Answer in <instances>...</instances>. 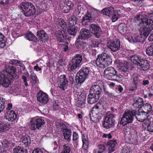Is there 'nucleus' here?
I'll use <instances>...</instances> for the list:
<instances>
[{
	"label": "nucleus",
	"instance_id": "1",
	"mask_svg": "<svg viewBox=\"0 0 153 153\" xmlns=\"http://www.w3.org/2000/svg\"><path fill=\"white\" fill-rule=\"evenodd\" d=\"M86 61V59L82 57L81 54H76L72 59L70 61L68 65V71H72L80 67L82 64Z\"/></svg>",
	"mask_w": 153,
	"mask_h": 153
},
{
	"label": "nucleus",
	"instance_id": "2",
	"mask_svg": "<svg viewBox=\"0 0 153 153\" xmlns=\"http://www.w3.org/2000/svg\"><path fill=\"white\" fill-rule=\"evenodd\" d=\"M104 76L108 79L119 81L123 76L112 67L106 68L104 71Z\"/></svg>",
	"mask_w": 153,
	"mask_h": 153
},
{
	"label": "nucleus",
	"instance_id": "3",
	"mask_svg": "<svg viewBox=\"0 0 153 153\" xmlns=\"http://www.w3.org/2000/svg\"><path fill=\"white\" fill-rule=\"evenodd\" d=\"M112 62V59L111 57L106 53L98 55L95 61L97 66L102 68L111 65Z\"/></svg>",
	"mask_w": 153,
	"mask_h": 153
},
{
	"label": "nucleus",
	"instance_id": "4",
	"mask_svg": "<svg viewBox=\"0 0 153 153\" xmlns=\"http://www.w3.org/2000/svg\"><path fill=\"white\" fill-rule=\"evenodd\" d=\"M20 7L23 14L26 17L33 15L36 10L34 5L28 1L23 2L20 4Z\"/></svg>",
	"mask_w": 153,
	"mask_h": 153
},
{
	"label": "nucleus",
	"instance_id": "5",
	"mask_svg": "<svg viewBox=\"0 0 153 153\" xmlns=\"http://www.w3.org/2000/svg\"><path fill=\"white\" fill-rule=\"evenodd\" d=\"M138 112L135 110L126 111L123 114L120 121V123L124 126L127 124L132 123L133 120V117Z\"/></svg>",
	"mask_w": 153,
	"mask_h": 153
},
{
	"label": "nucleus",
	"instance_id": "6",
	"mask_svg": "<svg viewBox=\"0 0 153 153\" xmlns=\"http://www.w3.org/2000/svg\"><path fill=\"white\" fill-rule=\"evenodd\" d=\"M103 106V105L100 103H97L94 106L88 114L91 120L95 122L99 120L100 117L99 116L98 114Z\"/></svg>",
	"mask_w": 153,
	"mask_h": 153
},
{
	"label": "nucleus",
	"instance_id": "7",
	"mask_svg": "<svg viewBox=\"0 0 153 153\" xmlns=\"http://www.w3.org/2000/svg\"><path fill=\"white\" fill-rule=\"evenodd\" d=\"M90 71V68L89 67H84L81 68L77 72L76 77V82L78 84L83 83L87 78H88Z\"/></svg>",
	"mask_w": 153,
	"mask_h": 153
},
{
	"label": "nucleus",
	"instance_id": "8",
	"mask_svg": "<svg viewBox=\"0 0 153 153\" xmlns=\"http://www.w3.org/2000/svg\"><path fill=\"white\" fill-rule=\"evenodd\" d=\"M143 22H145L144 27L140 29V34L143 37H147L150 32L153 30V21L152 20H144Z\"/></svg>",
	"mask_w": 153,
	"mask_h": 153
},
{
	"label": "nucleus",
	"instance_id": "9",
	"mask_svg": "<svg viewBox=\"0 0 153 153\" xmlns=\"http://www.w3.org/2000/svg\"><path fill=\"white\" fill-rule=\"evenodd\" d=\"M30 122V129L33 130L41 129L40 128L44 125L45 123L44 120L42 119L35 118H32Z\"/></svg>",
	"mask_w": 153,
	"mask_h": 153
},
{
	"label": "nucleus",
	"instance_id": "10",
	"mask_svg": "<svg viewBox=\"0 0 153 153\" xmlns=\"http://www.w3.org/2000/svg\"><path fill=\"white\" fill-rule=\"evenodd\" d=\"M4 70V74L5 76L13 80L18 78L19 76L15 67L13 66L9 67L8 68H5Z\"/></svg>",
	"mask_w": 153,
	"mask_h": 153
},
{
	"label": "nucleus",
	"instance_id": "11",
	"mask_svg": "<svg viewBox=\"0 0 153 153\" xmlns=\"http://www.w3.org/2000/svg\"><path fill=\"white\" fill-rule=\"evenodd\" d=\"M114 115L112 114L107 115L105 117L102 124L103 127L108 129L113 127L115 123Z\"/></svg>",
	"mask_w": 153,
	"mask_h": 153
},
{
	"label": "nucleus",
	"instance_id": "12",
	"mask_svg": "<svg viewBox=\"0 0 153 153\" xmlns=\"http://www.w3.org/2000/svg\"><path fill=\"white\" fill-rule=\"evenodd\" d=\"M107 47L111 51L115 52L120 48V42L119 39H117L114 40L108 41L106 44Z\"/></svg>",
	"mask_w": 153,
	"mask_h": 153
},
{
	"label": "nucleus",
	"instance_id": "13",
	"mask_svg": "<svg viewBox=\"0 0 153 153\" xmlns=\"http://www.w3.org/2000/svg\"><path fill=\"white\" fill-rule=\"evenodd\" d=\"M89 28L91 32L97 38L100 37L102 34V31L100 26L97 25L92 24L89 25Z\"/></svg>",
	"mask_w": 153,
	"mask_h": 153
},
{
	"label": "nucleus",
	"instance_id": "14",
	"mask_svg": "<svg viewBox=\"0 0 153 153\" xmlns=\"http://www.w3.org/2000/svg\"><path fill=\"white\" fill-rule=\"evenodd\" d=\"M143 106L144 108V110H142V109H139L137 115L142 116L144 119L148 117L149 114L152 110V108L151 105L147 103L145 105H143Z\"/></svg>",
	"mask_w": 153,
	"mask_h": 153
},
{
	"label": "nucleus",
	"instance_id": "15",
	"mask_svg": "<svg viewBox=\"0 0 153 153\" xmlns=\"http://www.w3.org/2000/svg\"><path fill=\"white\" fill-rule=\"evenodd\" d=\"M132 83L134 85L133 89H130L131 91H134L136 90L137 88V86L139 85L140 83V75L137 73L133 74L131 75Z\"/></svg>",
	"mask_w": 153,
	"mask_h": 153
},
{
	"label": "nucleus",
	"instance_id": "16",
	"mask_svg": "<svg viewBox=\"0 0 153 153\" xmlns=\"http://www.w3.org/2000/svg\"><path fill=\"white\" fill-rule=\"evenodd\" d=\"M37 100L41 103L45 104L49 101L48 95L45 93L39 92L37 94Z\"/></svg>",
	"mask_w": 153,
	"mask_h": 153
},
{
	"label": "nucleus",
	"instance_id": "17",
	"mask_svg": "<svg viewBox=\"0 0 153 153\" xmlns=\"http://www.w3.org/2000/svg\"><path fill=\"white\" fill-rule=\"evenodd\" d=\"M92 36V33L90 30L82 28L80 30L78 37L83 40H87Z\"/></svg>",
	"mask_w": 153,
	"mask_h": 153
},
{
	"label": "nucleus",
	"instance_id": "18",
	"mask_svg": "<svg viewBox=\"0 0 153 153\" xmlns=\"http://www.w3.org/2000/svg\"><path fill=\"white\" fill-rule=\"evenodd\" d=\"M101 88L98 85H92L90 88V93L100 97L102 95Z\"/></svg>",
	"mask_w": 153,
	"mask_h": 153
},
{
	"label": "nucleus",
	"instance_id": "19",
	"mask_svg": "<svg viewBox=\"0 0 153 153\" xmlns=\"http://www.w3.org/2000/svg\"><path fill=\"white\" fill-rule=\"evenodd\" d=\"M66 76L65 75H61L58 83V87L62 91L65 90V88L67 86L68 83V79Z\"/></svg>",
	"mask_w": 153,
	"mask_h": 153
},
{
	"label": "nucleus",
	"instance_id": "20",
	"mask_svg": "<svg viewBox=\"0 0 153 153\" xmlns=\"http://www.w3.org/2000/svg\"><path fill=\"white\" fill-rule=\"evenodd\" d=\"M17 115L13 111H8L6 113L5 117L9 121L13 122L17 119Z\"/></svg>",
	"mask_w": 153,
	"mask_h": 153
},
{
	"label": "nucleus",
	"instance_id": "21",
	"mask_svg": "<svg viewBox=\"0 0 153 153\" xmlns=\"http://www.w3.org/2000/svg\"><path fill=\"white\" fill-rule=\"evenodd\" d=\"M3 76L4 77L0 79V85L4 87H8L13 80L4 74Z\"/></svg>",
	"mask_w": 153,
	"mask_h": 153
},
{
	"label": "nucleus",
	"instance_id": "22",
	"mask_svg": "<svg viewBox=\"0 0 153 153\" xmlns=\"http://www.w3.org/2000/svg\"><path fill=\"white\" fill-rule=\"evenodd\" d=\"M37 36L39 39L42 42H45L49 38L48 35L44 30L38 31Z\"/></svg>",
	"mask_w": 153,
	"mask_h": 153
},
{
	"label": "nucleus",
	"instance_id": "23",
	"mask_svg": "<svg viewBox=\"0 0 153 153\" xmlns=\"http://www.w3.org/2000/svg\"><path fill=\"white\" fill-rule=\"evenodd\" d=\"M94 19L89 11L83 16L82 19V24L84 25H88L89 22Z\"/></svg>",
	"mask_w": 153,
	"mask_h": 153
},
{
	"label": "nucleus",
	"instance_id": "24",
	"mask_svg": "<svg viewBox=\"0 0 153 153\" xmlns=\"http://www.w3.org/2000/svg\"><path fill=\"white\" fill-rule=\"evenodd\" d=\"M55 35L58 41L60 42H63L67 38L64 31H58L56 33Z\"/></svg>",
	"mask_w": 153,
	"mask_h": 153
},
{
	"label": "nucleus",
	"instance_id": "25",
	"mask_svg": "<svg viewBox=\"0 0 153 153\" xmlns=\"http://www.w3.org/2000/svg\"><path fill=\"white\" fill-rule=\"evenodd\" d=\"M149 64L148 60L143 59L139 65L138 68L140 70L146 71L149 68Z\"/></svg>",
	"mask_w": 153,
	"mask_h": 153
},
{
	"label": "nucleus",
	"instance_id": "26",
	"mask_svg": "<svg viewBox=\"0 0 153 153\" xmlns=\"http://www.w3.org/2000/svg\"><path fill=\"white\" fill-rule=\"evenodd\" d=\"M144 39V37L140 34L132 37H129L128 40L131 43H136L141 42Z\"/></svg>",
	"mask_w": 153,
	"mask_h": 153
},
{
	"label": "nucleus",
	"instance_id": "27",
	"mask_svg": "<svg viewBox=\"0 0 153 153\" xmlns=\"http://www.w3.org/2000/svg\"><path fill=\"white\" fill-rule=\"evenodd\" d=\"M62 132L64 139L68 142H69L71 140L72 134V132L70 129L66 127L63 128Z\"/></svg>",
	"mask_w": 153,
	"mask_h": 153
},
{
	"label": "nucleus",
	"instance_id": "28",
	"mask_svg": "<svg viewBox=\"0 0 153 153\" xmlns=\"http://www.w3.org/2000/svg\"><path fill=\"white\" fill-rule=\"evenodd\" d=\"M144 101L143 99L141 98H137L133 100V105L134 107L136 108L141 109L143 105Z\"/></svg>",
	"mask_w": 153,
	"mask_h": 153
},
{
	"label": "nucleus",
	"instance_id": "29",
	"mask_svg": "<svg viewBox=\"0 0 153 153\" xmlns=\"http://www.w3.org/2000/svg\"><path fill=\"white\" fill-rule=\"evenodd\" d=\"M82 40V39L78 37L75 42V46L78 49H83L87 46L86 43Z\"/></svg>",
	"mask_w": 153,
	"mask_h": 153
},
{
	"label": "nucleus",
	"instance_id": "30",
	"mask_svg": "<svg viewBox=\"0 0 153 153\" xmlns=\"http://www.w3.org/2000/svg\"><path fill=\"white\" fill-rule=\"evenodd\" d=\"M100 98V97L90 93L87 99L88 102L91 104L94 103L98 100Z\"/></svg>",
	"mask_w": 153,
	"mask_h": 153
},
{
	"label": "nucleus",
	"instance_id": "31",
	"mask_svg": "<svg viewBox=\"0 0 153 153\" xmlns=\"http://www.w3.org/2000/svg\"><path fill=\"white\" fill-rule=\"evenodd\" d=\"M131 60L134 64L137 65L138 67L139 65L141 63V62L143 60V59H142L139 56L135 55L131 56Z\"/></svg>",
	"mask_w": 153,
	"mask_h": 153
},
{
	"label": "nucleus",
	"instance_id": "32",
	"mask_svg": "<svg viewBox=\"0 0 153 153\" xmlns=\"http://www.w3.org/2000/svg\"><path fill=\"white\" fill-rule=\"evenodd\" d=\"M20 141L26 147L29 146L31 142L30 138L28 135L23 136L21 139Z\"/></svg>",
	"mask_w": 153,
	"mask_h": 153
},
{
	"label": "nucleus",
	"instance_id": "33",
	"mask_svg": "<svg viewBox=\"0 0 153 153\" xmlns=\"http://www.w3.org/2000/svg\"><path fill=\"white\" fill-rule=\"evenodd\" d=\"M114 11L113 7H106L102 9L101 10V13L103 14L109 16L112 15Z\"/></svg>",
	"mask_w": 153,
	"mask_h": 153
},
{
	"label": "nucleus",
	"instance_id": "34",
	"mask_svg": "<svg viewBox=\"0 0 153 153\" xmlns=\"http://www.w3.org/2000/svg\"><path fill=\"white\" fill-rule=\"evenodd\" d=\"M77 27L74 26H70L67 28L68 32L69 34L73 36H75L77 31Z\"/></svg>",
	"mask_w": 153,
	"mask_h": 153
},
{
	"label": "nucleus",
	"instance_id": "35",
	"mask_svg": "<svg viewBox=\"0 0 153 153\" xmlns=\"http://www.w3.org/2000/svg\"><path fill=\"white\" fill-rule=\"evenodd\" d=\"M14 153H27V150L22 147L17 146L13 149Z\"/></svg>",
	"mask_w": 153,
	"mask_h": 153
},
{
	"label": "nucleus",
	"instance_id": "36",
	"mask_svg": "<svg viewBox=\"0 0 153 153\" xmlns=\"http://www.w3.org/2000/svg\"><path fill=\"white\" fill-rule=\"evenodd\" d=\"M56 24L59 28L61 27L63 29L66 28V24L62 19L58 20Z\"/></svg>",
	"mask_w": 153,
	"mask_h": 153
},
{
	"label": "nucleus",
	"instance_id": "37",
	"mask_svg": "<svg viewBox=\"0 0 153 153\" xmlns=\"http://www.w3.org/2000/svg\"><path fill=\"white\" fill-rule=\"evenodd\" d=\"M117 142L115 140H110L107 143V145L108 146V149L109 151L113 152L114 150V147Z\"/></svg>",
	"mask_w": 153,
	"mask_h": 153
},
{
	"label": "nucleus",
	"instance_id": "38",
	"mask_svg": "<svg viewBox=\"0 0 153 153\" xmlns=\"http://www.w3.org/2000/svg\"><path fill=\"white\" fill-rule=\"evenodd\" d=\"M89 11L94 19L95 18L98 17L99 16L100 11L94 8H91L90 11Z\"/></svg>",
	"mask_w": 153,
	"mask_h": 153
},
{
	"label": "nucleus",
	"instance_id": "39",
	"mask_svg": "<svg viewBox=\"0 0 153 153\" xmlns=\"http://www.w3.org/2000/svg\"><path fill=\"white\" fill-rule=\"evenodd\" d=\"M145 19V20H151V19H148L146 18H144L143 16L141 14L137 15L134 18V20L135 21L141 20V22L140 23L141 25H145V22H143V20H144Z\"/></svg>",
	"mask_w": 153,
	"mask_h": 153
},
{
	"label": "nucleus",
	"instance_id": "40",
	"mask_svg": "<svg viewBox=\"0 0 153 153\" xmlns=\"http://www.w3.org/2000/svg\"><path fill=\"white\" fill-rule=\"evenodd\" d=\"M26 38L27 39L30 41L33 42H36L37 38L35 36L34 34L32 33L29 32L27 33L26 36Z\"/></svg>",
	"mask_w": 153,
	"mask_h": 153
},
{
	"label": "nucleus",
	"instance_id": "41",
	"mask_svg": "<svg viewBox=\"0 0 153 153\" xmlns=\"http://www.w3.org/2000/svg\"><path fill=\"white\" fill-rule=\"evenodd\" d=\"M77 19L76 16L73 15L69 19L68 24L70 26H75L76 24Z\"/></svg>",
	"mask_w": 153,
	"mask_h": 153
},
{
	"label": "nucleus",
	"instance_id": "42",
	"mask_svg": "<svg viewBox=\"0 0 153 153\" xmlns=\"http://www.w3.org/2000/svg\"><path fill=\"white\" fill-rule=\"evenodd\" d=\"M7 104V102L3 98H0V113L3 111L5 106Z\"/></svg>",
	"mask_w": 153,
	"mask_h": 153
},
{
	"label": "nucleus",
	"instance_id": "43",
	"mask_svg": "<svg viewBox=\"0 0 153 153\" xmlns=\"http://www.w3.org/2000/svg\"><path fill=\"white\" fill-rule=\"evenodd\" d=\"M117 10H115L113 12L111 19L112 22H115L119 19L120 17V13Z\"/></svg>",
	"mask_w": 153,
	"mask_h": 153
},
{
	"label": "nucleus",
	"instance_id": "44",
	"mask_svg": "<svg viewBox=\"0 0 153 153\" xmlns=\"http://www.w3.org/2000/svg\"><path fill=\"white\" fill-rule=\"evenodd\" d=\"M146 53L149 56L153 55V43L151 44L146 49Z\"/></svg>",
	"mask_w": 153,
	"mask_h": 153
},
{
	"label": "nucleus",
	"instance_id": "45",
	"mask_svg": "<svg viewBox=\"0 0 153 153\" xmlns=\"http://www.w3.org/2000/svg\"><path fill=\"white\" fill-rule=\"evenodd\" d=\"M82 140L83 143V148L84 150H86L88 146V140L85 137V136L83 135L82 138Z\"/></svg>",
	"mask_w": 153,
	"mask_h": 153
},
{
	"label": "nucleus",
	"instance_id": "46",
	"mask_svg": "<svg viewBox=\"0 0 153 153\" xmlns=\"http://www.w3.org/2000/svg\"><path fill=\"white\" fill-rule=\"evenodd\" d=\"M6 123L2 120L0 119V132H4L6 130Z\"/></svg>",
	"mask_w": 153,
	"mask_h": 153
},
{
	"label": "nucleus",
	"instance_id": "47",
	"mask_svg": "<svg viewBox=\"0 0 153 153\" xmlns=\"http://www.w3.org/2000/svg\"><path fill=\"white\" fill-rule=\"evenodd\" d=\"M126 25L124 24H120L118 27V30L119 32L121 33H124L126 30Z\"/></svg>",
	"mask_w": 153,
	"mask_h": 153
},
{
	"label": "nucleus",
	"instance_id": "48",
	"mask_svg": "<svg viewBox=\"0 0 153 153\" xmlns=\"http://www.w3.org/2000/svg\"><path fill=\"white\" fill-rule=\"evenodd\" d=\"M104 146L103 145H99L98 146V148L94 150V153H102L104 150Z\"/></svg>",
	"mask_w": 153,
	"mask_h": 153
},
{
	"label": "nucleus",
	"instance_id": "49",
	"mask_svg": "<svg viewBox=\"0 0 153 153\" xmlns=\"http://www.w3.org/2000/svg\"><path fill=\"white\" fill-rule=\"evenodd\" d=\"M71 149L70 147L67 145L63 146L62 150L61 153H70Z\"/></svg>",
	"mask_w": 153,
	"mask_h": 153
},
{
	"label": "nucleus",
	"instance_id": "50",
	"mask_svg": "<svg viewBox=\"0 0 153 153\" xmlns=\"http://www.w3.org/2000/svg\"><path fill=\"white\" fill-rule=\"evenodd\" d=\"M64 4L66 6L69 7L70 10L74 6V4L72 2L69 0H65L64 1Z\"/></svg>",
	"mask_w": 153,
	"mask_h": 153
},
{
	"label": "nucleus",
	"instance_id": "51",
	"mask_svg": "<svg viewBox=\"0 0 153 153\" xmlns=\"http://www.w3.org/2000/svg\"><path fill=\"white\" fill-rule=\"evenodd\" d=\"M101 42L98 40H93L91 41V45L92 47L94 48L97 47L100 44Z\"/></svg>",
	"mask_w": 153,
	"mask_h": 153
},
{
	"label": "nucleus",
	"instance_id": "52",
	"mask_svg": "<svg viewBox=\"0 0 153 153\" xmlns=\"http://www.w3.org/2000/svg\"><path fill=\"white\" fill-rule=\"evenodd\" d=\"M9 63L12 65H19L20 64V62L18 60L12 59L10 60Z\"/></svg>",
	"mask_w": 153,
	"mask_h": 153
},
{
	"label": "nucleus",
	"instance_id": "53",
	"mask_svg": "<svg viewBox=\"0 0 153 153\" xmlns=\"http://www.w3.org/2000/svg\"><path fill=\"white\" fill-rule=\"evenodd\" d=\"M103 89L105 92V94H107V95H108L109 97H111L114 96V94L111 92H108L106 88L104 86H103Z\"/></svg>",
	"mask_w": 153,
	"mask_h": 153
},
{
	"label": "nucleus",
	"instance_id": "54",
	"mask_svg": "<svg viewBox=\"0 0 153 153\" xmlns=\"http://www.w3.org/2000/svg\"><path fill=\"white\" fill-rule=\"evenodd\" d=\"M61 9L63 11V12H64L65 13H68L71 10L69 8V7H68L67 6H66L65 4H64L63 6L61 7Z\"/></svg>",
	"mask_w": 153,
	"mask_h": 153
},
{
	"label": "nucleus",
	"instance_id": "55",
	"mask_svg": "<svg viewBox=\"0 0 153 153\" xmlns=\"http://www.w3.org/2000/svg\"><path fill=\"white\" fill-rule=\"evenodd\" d=\"M122 153H131V151L130 148L127 147H125L122 150Z\"/></svg>",
	"mask_w": 153,
	"mask_h": 153
},
{
	"label": "nucleus",
	"instance_id": "56",
	"mask_svg": "<svg viewBox=\"0 0 153 153\" xmlns=\"http://www.w3.org/2000/svg\"><path fill=\"white\" fill-rule=\"evenodd\" d=\"M31 78L32 79L31 82L33 84V85H35L36 84L37 80V79L36 75L34 74L32 75L31 76Z\"/></svg>",
	"mask_w": 153,
	"mask_h": 153
},
{
	"label": "nucleus",
	"instance_id": "57",
	"mask_svg": "<svg viewBox=\"0 0 153 153\" xmlns=\"http://www.w3.org/2000/svg\"><path fill=\"white\" fill-rule=\"evenodd\" d=\"M73 141H77L79 137L78 134L75 132H73Z\"/></svg>",
	"mask_w": 153,
	"mask_h": 153
},
{
	"label": "nucleus",
	"instance_id": "58",
	"mask_svg": "<svg viewBox=\"0 0 153 153\" xmlns=\"http://www.w3.org/2000/svg\"><path fill=\"white\" fill-rule=\"evenodd\" d=\"M5 46V41L4 39L0 40V48H3Z\"/></svg>",
	"mask_w": 153,
	"mask_h": 153
},
{
	"label": "nucleus",
	"instance_id": "59",
	"mask_svg": "<svg viewBox=\"0 0 153 153\" xmlns=\"http://www.w3.org/2000/svg\"><path fill=\"white\" fill-rule=\"evenodd\" d=\"M58 101L55 100L53 104V108L55 110H57L59 108V106L58 104Z\"/></svg>",
	"mask_w": 153,
	"mask_h": 153
},
{
	"label": "nucleus",
	"instance_id": "60",
	"mask_svg": "<svg viewBox=\"0 0 153 153\" xmlns=\"http://www.w3.org/2000/svg\"><path fill=\"white\" fill-rule=\"evenodd\" d=\"M22 78V79L23 82L25 83V85L26 86H27L28 85V84L27 82V78L25 76H23Z\"/></svg>",
	"mask_w": 153,
	"mask_h": 153
},
{
	"label": "nucleus",
	"instance_id": "61",
	"mask_svg": "<svg viewBox=\"0 0 153 153\" xmlns=\"http://www.w3.org/2000/svg\"><path fill=\"white\" fill-rule=\"evenodd\" d=\"M87 95L86 92L84 91H82L80 94V96L84 99H86V97Z\"/></svg>",
	"mask_w": 153,
	"mask_h": 153
},
{
	"label": "nucleus",
	"instance_id": "62",
	"mask_svg": "<svg viewBox=\"0 0 153 153\" xmlns=\"http://www.w3.org/2000/svg\"><path fill=\"white\" fill-rule=\"evenodd\" d=\"M58 63L59 65H60L61 66L65 65V61H64L63 59H61L59 60L58 61Z\"/></svg>",
	"mask_w": 153,
	"mask_h": 153
},
{
	"label": "nucleus",
	"instance_id": "63",
	"mask_svg": "<svg viewBox=\"0 0 153 153\" xmlns=\"http://www.w3.org/2000/svg\"><path fill=\"white\" fill-rule=\"evenodd\" d=\"M74 75L73 74H70L69 76V80L71 82L73 83L74 81Z\"/></svg>",
	"mask_w": 153,
	"mask_h": 153
},
{
	"label": "nucleus",
	"instance_id": "64",
	"mask_svg": "<svg viewBox=\"0 0 153 153\" xmlns=\"http://www.w3.org/2000/svg\"><path fill=\"white\" fill-rule=\"evenodd\" d=\"M103 137L104 138L107 137L108 139H110L111 138V136L110 134H104L103 136Z\"/></svg>",
	"mask_w": 153,
	"mask_h": 153
}]
</instances>
